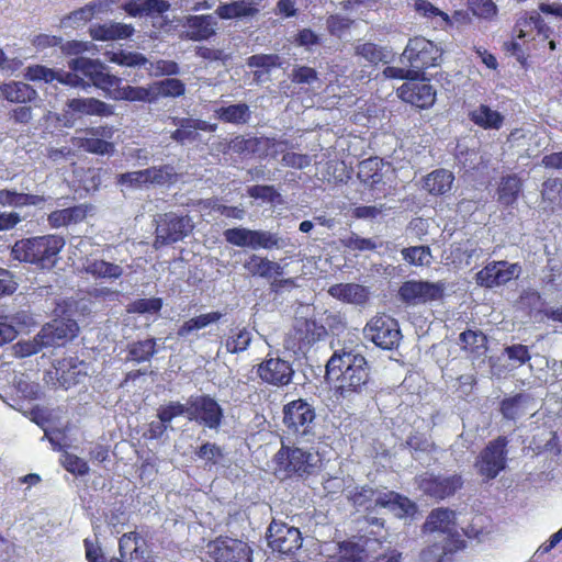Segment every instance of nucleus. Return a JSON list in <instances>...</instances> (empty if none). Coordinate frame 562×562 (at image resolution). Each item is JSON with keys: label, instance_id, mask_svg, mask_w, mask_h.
<instances>
[{"label": "nucleus", "instance_id": "obj_61", "mask_svg": "<svg viewBox=\"0 0 562 562\" xmlns=\"http://www.w3.org/2000/svg\"><path fill=\"white\" fill-rule=\"evenodd\" d=\"M383 76L387 79L407 80L406 82L420 79L418 70H415L409 66L408 68L387 66L383 69Z\"/></svg>", "mask_w": 562, "mask_h": 562}, {"label": "nucleus", "instance_id": "obj_62", "mask_svg": "<svg viewBox=\"0 0 562 562\" xmlns=\"http://www.w3.org/2000/svg\"><path fill=\"white\" fill-rule=\"evenodd\" d=\"M247 193L252 199H260L267 202H274L278 198H280L279 192L276 190L273 186L266 184H256L249 187Z\"/></svg>", "mask_w": 562, "mask_h": 562}, {"label": "nucleus", "instance_id": "obj_2", "mask_svg": "<svg viewBox=\"0 0 562 562\" xmlns=\"http://www.w3.org/2000/svg\"><path fill=\"white\" fill-rule=\"evenodd\" d=\"M66 239L58 234H45L15 240L10 250L13 260L33 266L41 271L56 267Z\"/></svg>", "mask_w": 562, "mask_h": 562}, {"label": "nucleus", "instance_id": "obj_35", "mask_svg": "<svg viewBox=\"0 0 562 562\" xmlns=\"http://www.w3.org/2000/svg\"><path fill=\"white\" fill-rule=\"evenodd\" d=\"M521 190L522 181L517 175L504 176L501 178L497 188V201L506 207L513 206L517 202Z\"/></svg>", "mask_w": 562, "mask_h": 562}, {"label": "nucleus", "instance_id": "obj_32", "mask_svg": "<svg viewBox=\"0 0 562 562\" xmlns=\"http://www.w3.org/2000/svg\"><path fill=\"white\" fill-rule=\"evenodd\" d=\"M259 13V9L251 0H236L229 3H221L215 14L222 20L252 18Z\"/></svg>", "mask_w": 562, "mask_h": 562}, {"label": "nucleus", "instance_id": "obj_3", "mask_svg": "<svg viewBox=\"0 0 562 562\" xmlns=\"http://www.w3.org/2000/svg\"><path fill=\"white\" fill-rule=\"evenodd\" d=\"M69 68L74 71H80L89 78L92 85L102 90L110 99L139 102V87L122 86V79L106 72L105 67L99 60L86 57L74 58L69 61Z\"/></svg>", "mask_w": 562, "mask_h": 562}, {"label": "nucleus", "instance_id": "obj_1", "mask_svg": "<svg viewBox=\"0 0 562 562\" xmlns=\"http://www.w3.org/2000/svg\"><path fill=\"white\" fill-rule=\"evenodd\" d=\"M326 378L335 381L336 395L346 398L360 393L369 382L366 358L352 350H337L326 364Z\"/></svg>", "mask_w": 562, "mask_h": 562}, {"label": "nucleus", "instance_id": "obj_42", "mask_svg": "<svg viewBox=\"0 0 562 562\" xmlns=\"http://www.w3.org/2000/svg\"><path fill=\"white\" fill-rule=\"evenodd\" d=\"M461 348L474 357L484 355L487 350V337L481 330L467 329L459 336Z\"/></svg>", "mask_w": 562, "mask_h": 562}, {"label": "nucleus", "instance_id": "obj_37", "mask_svg": "<svg viewBox=\"0 0 562 562\" xmlns=\"http://www.w3.org/2000/svg\"><path fill=\"white\" fill-rule=\"evenodd\" d=\"M0 93L3 99L14 103H27L35 100L37 97L35 89L30 85L20 81L1 85Z\"/></svg>", "mask_w": 562, "mask_h": 562}, {"label": "nucleus", "instance_id": "obj_11", "mask_svg": "<svg viewBox=\"0 0 562 562\" xmlns=\"http://www.w3.org/2000/svg\"><path fill=\"white\" fill-rule=\"evenodd\" d=\"M207 554L213 562H252L254 551L240 539L218 536L207 543Z\"/></svg>", "mask_w": 562, "mask_h": 562}, {"label": "nucleus", "instance_id": "obj_43", "mask_svg": "<svg viewBox=\"0 0 562 562\" xmlns=\"http://www.w3.org/2000/svg\"><path fill=\"white\" fill-rule=\"evenodd\" d=\"M45 202V198L38 194L16 192L9 189L0 190V205L22 207L27 205H40Z\"/></svg>", "mask_w": 562, "mask_h": 562}, {"label": "nucleus", "instance_id": "obj_50", "mask_svg": "<svg viewBox=\"0 0 562 562\" xmlns=\"http://www.w3.org/2000/svg\"><path fill=\"white\" fill-rule=\"evenodd\" d=\"M403 259L411 266L422 267L430 265L431 250L429 246H411L401 251Z\"/></svg>", "mask_w": 562, "mask_h": 562}, {"label": "nucleus", "instance_id": "obj_18", "mask_svg": "<svg viewBox=\"0 0 562 562\" xmlns=\"http://www.w3.org/2000/svg\"><path fill=\"white\" fill-rule=\"evenodd\" d=\"M223 418V408L210 395H199L188 401V419L195 420L210 429H217Z\"/></svg>", "mask_w": 562, "mask_h": 562}, {"label": "nucleus", "instance_id": "obj_57", "mask_svg": "<svg viewBox=\"0 0 562 562\" xmlns=\"http://www.w3.org/2000/svg\"><path fill=\"white\" fill-rule=\"evenodd\" d=\"M184 414L188 416V404L184 405L178 401L169 402L157 409V417L166 425H169L173 418Z\"/></svg>", "mask_w": 562, "mask_h": 562}, {"label": "nucleus", "instance_id": "obj_51", "mask_svg": "<svg viewBox=\"0 0 562 562\" xmlns=\"http://www.w3.org/2000/svg\"><path fill=\"white\" fill-rule=\"evenodd\" d=\"M162 308L160 297L137 299L126 305L128 314H157Z\"/></svg>", "mask_w": 562, "mask_h": 562}, {"label": "nucleus", "instance_id": "obj_58", "mask_svg": "<svg viewBox=\"0 0 562 562\" xmlns=\"http://www.w3.org/2000/svg\"><path fill=\"white\" fill-rule=\"evenodd\" d=\"M356 54L360 57L364 58L371 64H379L380 61H384L385 54L382 47H380L375 43L367 42L360 44L356 47Z\"/></svg>", "mask_w": 562, "mask_h": 562}, {"label": "nucleus", "instance_id": "obj_4", "mask_svg": "<svg viewBox=\"0 0 562 562\" xmlns=\"http://www.w3.org/2000/svg\"><path fill=\"white\" fill-rule=\"evenodd\" d=\"M273 461L277 465V471L283 472L286 477L313 475L321 468V459L316 454L302 448L285 446L284 443L274 454Z\"/></svg>", "mask_w": 562, "mask_h": 562}, {"label": "nucleus", "instance_id": "obj_14", "mask_svg": "<svg viewBox=\"0 0 562 562\" xmlns=\"http://www.w3.org/2000/svg\"><path fill=\"white\" fill-rule=\"evenodd\" d=\"M520 273L521 266L518 262L512 263L507 260H493L475 273V282L482 288L494 289L517 279Z\"/></svg>", "mask_w": 562, "mask_h": 562}, {"label": "nucleus", "instance_id": "obj_33", "mask_svg": "<svg viewBox=\"0 0 562 562\" xmlns=\"http://www.w3.org/2000/svg\"><path fill=\"white\" fill-rule=\"evenodd\" d=\"M278 145L274 137H244L238 135L229 143V148L238 155H258L260 157L262 146Z\"/></svg>", "mask_w": 562, "mask_h": 562}, {"label": "nucleus", "instance_id": "obj_16", "mask_svg": "<svg viewBox=\"0 0 562 562\" xmlns=\"http://www.w3.org/2000/svg\"><path fill=\"white\" fill-rule=\"evenodd\" d=\"M464 480L461 474L443 476L434 473H425L418 480V487L424 495L436 501H443L453 496L463 487Z\"/></svg>", "mask_w": 562, "mask_h": 562}, {"label": "nucleus", "instance_id": "obj_19", "mask_svg": "<svg viewBox=\"0 0 562 562\" xmlns=\"http://www.w3.org/2000/svg\"><path fill=\"white\" fill-rule=\"evenodd\" d=\"M79 331L77 322L69 317L54 318L43 325L37 334V340L42 346L53 347L74 339Z\"/></svg>", "mask_w": 562, "mask_h": 562}, {"label": "nucleus", "instance_id": "obj_28", "mask_svg": "<svg viewBox=\"0 0 562 562\" xmlns=\"http://www.w3.org/2000/svg\"><path fill=\"white\" fill-rule=\"evenodd\" d=\"M330 296L350 304L362 305L370 299L369 289L357 283H337L328 289Z\"/></svg>", "mask_w": 562, "mask_h": 562}, {"label": "nucleus", "instance_id": "obj_49", "mask_svg": "<svg viewBox=\"0 0 562 562\" xmlns=\"http://www.w3.org/2000/svg\"><path fill=\"white\" fill-rule=\"evenodd\" d=\"M251 342V334L247 328L232 329L225 340L226 351L229 353H239L245 351Z\"/></svg>", "mask_w": 562, "mask_h": 562}, {"label": "nucleus", "instance_id": "obj_25", "mask_svg": "<svg viewBox=\"0 0 562 562\" xmlns=\"http://www.w3.org/2000/svg\"><path fill=\"white\" fill-rule=\"evenodd\" d=\"M82 362L75 357H65L56 361L55 374L59 386L65 390L77 385L86 375L81 369Z\"/></svg>", "mask_w": 562, "mask_h": 562}, {"label": "nucleus", "instance_id": "obj_39", "mask_svg": "<svg viewBox=\"0 0 562 562\" xmlns=\"http://www.w3.org/2000/svg\"><path fill=\"white\" fill-rule=\"evenodd\" d=\"M187 37L192 41L209 40L215 34L211 15H193L188 18Z\"/></svg>", "mask_w": 562, "mask_h": 562}, {"label": "nucleus", "instance_id": "obj_53", "mask_svg": "<svg viewBox=\"0 0 562 562\" xmlns=\"http://www.w3.org/2000/svg\"><path fill=\"white\" fill-rule=\"evenodd\" d=\"M79 147L94 155H106L114 151V143L97 137H80Z\"/></svg>", "mask_w": 562, "mask_h": 562}, {"label": "nucleus", "instance_id": "obj_59", "mask_svg": "<svg viewBox=\"0 0 562 562\" xmlns=\"http://www.w3.org/2000/svg\"><path fill=\"white\" fill-rule=\"evenodd\" d=\"M195 456L210 464H216L223 458V450L216 443L205 442L195 450Z\"/></svg>", "mask_w": 562, "mask_h": 562}, {"label": "nucleus", "instance_id": "obj_38", "mask_svg": "<svg viewBox=\"0 0 562 562\" xmlns=\"http://www.w3.org/2000/svg\"><path fill=\"white\" fill-rule=\"evenodd\" d=\"M170 4L166 0H131L126 3L125 10L132 16L162 14L167 12Z\"/></svg>", "mask_w": 562, "mask_h": 562}, {"label": "nucleus", "instance_id": "obj_6", "mask_svg": "<svg viewBox=\"0 0 562 562\" xmlns=\"http://www.w3.org/2000/svg\"><path fill=\"white\" fill-rule=\"evenodd\" d=\"M442 56V50L432 41L424 36H414L401 55V60L409 67L418 70V76L424 79L425 70L437 67Z\"/></svg>", "mask_w": 562, "mask_h": 562}, {"label": "nucleus", "instance_id": "obj_48", "mask_svg": "<svg viewBox=\"0 0 562 562\" xmlns=\"http://www.w3.org/2000/svg\"><path fill=\"white\" fill-rule=\"evenodd\" d=\"M375 507H400L407 513L408 508H415V504L406 496L394 491H387L384 493L376 492L374 496V508Z\"/></svg>", "mask_w": 562, "mask_h": 562}, {"label": "nucleus", "instance_id": "obj_24", "mask_svg": "<svg viewBox=\"0 0 562 562\" xmlns=\"http://www.w3.org/2000/svg\"><path fill=\"white\" fill-rule=\"evenodd\" d=\"M75 72L74 70H54L44 65H33L27 67L25 78L30 81H44L46 83L58 81L74 88L83 86L82 78Z\"/></svg>", "mask_w": 562, "mask_h": 562}, {"label": "nucleus", "instance_id": "obj_20", "mask_svg": "<svg viewBox=\"0 0 562 562\" xmlns=\"http://www.w3.org/2000/svg\"><path fill=\"white\" fill-rule=\"evenodd\" d=\"M256 373L263 383L283 387L292 383L294 369L289 361L270 357L257 364Z\"/></svg>", "mask_w": 562, "mask_h": 562}, {"label": "nucleus", "instance_id": "obj_8", "mask_svg": "<svg viewBox=\"0 0 562 562\" xmlns=\"http://www.w3.org/2000/svg\"><path fill=\"white\" fill-rule=\"evenodd\" d=\"M508 439L498 436L491 440L479 453L475 460L477 473L485 480H494L507 464Z\"/></svg>", "mask_w": 562, "mask_h": 562}, {"label": "nucleus", "instance_id": "obj_17", "mask_svg": "<svg viewBox=\"0 0 562 562\" xmlns=\"http://www.w3.org/2000/svg\"><path fill=\"white\" fill-rule=\"evenodd\" d=\"M445 284L442 282L408 280L398 289V297L406 305L425 304L443 297Z\"/></svg>", "mask_w": 562, "mask_h": 562}, {"label": "nucleus", "instance_id": "obj_46", "mask_svg": "<svg viewBox=\"0 0 562 562\" xmlns=\"http://www.w3.org/2000/svg\"><path fill=\"white\" fill-rule=\"evenodd\" d=\"M223 317L221 312L214 311L205 314H200L186 321L177 330V336L187 338L191 333L205 328L206 326L218 322Z\"/></svg>", "mask_w": 562, "mask_h": 562}, {"label": "nucleus", "instance_id": "obj_23", "mask_svg": "<svg viewBox=\"0 0 562 562\" xmlns=\"http://www.w3.org/2000/svg\"><path fill=\"white\" fill-rule=\"evenodd\" d=\"M170 121L173 125L178 126L177 130L172 131L170 137L178 144L183 145L186 142H194L199 137V131L203 132H215L217 128L216 124H211L206 121L192 117H178L172 116Z\"/></svg>", "mask_w": 562, "mask_h": 562}, {"label": "nucleus", "instance_id": "obj_10", "mask_svg": "<svg viewBox=\"0 0 562 562\" xmlns=\"http://www.w3.org/2000/svg\"><path fill=\"white\" fill-rule=\"evenodd\" d=\"M224 237L227 243L237 247H250L252 249H281L285 246L282 238L268 231L234 227L227 228L224 232Z\"/></svg>", "mask_w": 562, "mask_h": 562}, {"label": "nucleus", "instance_id": "obj_34", "mask_svg": "<svg viewBox=\"0 0 562 562\" xmlns=\"http://www.w3.org/2000/svg\"><path fill=\"white\" fill-rule=\"evenodd\" d=\"M87 206L80 204L53 211L48 214L47 221L52 228H59L82 222L87 217Z\"/></svg>", "mask_w": 562, "mask_h": 562}, {"label": "nucleus", "instance_id": "obj_36", "mask_svg": "<svg viewBox=\"0 0 562 562\" xmlns=\"http://www.w3.org/2000/svg\"><path fill=\"white\" fill-rule=\"evenodd\" d=\"M530 401V395L525 393H517L501 401L499 412L506 420L515 422L527 414V404Z\"/></svg>", "mask_w": 562, "mask_h": 562}, {"label": "nucleus", "instance_id": "obj_21", "mask_svg": "<svg viewBox=\"0 0 562 562\" xmlns=\"http://www.w3.org/2000/svg\"><path fill=\"white\" fill-rule=\"evenodd\" d=\"M424 79L404 82L397 88V97L405 103L415 108L426 110L431 108L437 98V91L432 85L425 82Z\"/></svg>", "mask_w": 562, "mask_h": 562}, {"label": "nucleus", "instance_id": "obj_52", "mask_svg": "<svg viewBox=\"0 0 562 562\" xmlns=\"http://www.w3.org/2000/svg\"><path fill=\"white\" fill-rule=\"evenodd\" d=\"M375 494L376 490L369 485H362L351 493L349 499L355 507L372 510L374 509Z\"/></svg>", "mask_w": 562, "mask_h": 562}, {"label": "nucleus", "instance_id": "obj_9", "mask_svg": "<svg viewBox=\"0 0 562 562\" xmlns=\"http://www.w3.org/2000/svg\"><path fill=\"white\" fill-rule=\"evenodd\" d=\"M363 334L367 339L385 350L397 347L402 338L398 322L386 314L373 316L364 326Z\"/></svg>", "mask_w": 562, "mask_h": 562}, {"label": "nucleus", "instance_id": "obj_13", "mask_svg": "<svg viewBox=\"0 0 562 562\" xmlns=\"http://www.w3.org/2000/svg\"><path fill=\"white\" fill-rule=\"evenodd\" d=\"M269 548L280 555L293 557L302 548V533L299 528L272 520L267 530Z\"/></svg>", "mask_w": 562, "mask_h": 562}, {"label": "nucleus", "instance_id": "obj_56", "mask_svg": "<svg viewBox=\"0 0 562 562\" xmlns=\"http://www.w3.org/2000/svg\"><path fill=\"white\" fill-rule=\"evenodd\" d=\"M414 9L415 11L427 19H435L440 18L441 23L440 25H449L451 23L449 15L435 7L430 1L428 0H415L414 2Z\"/></svg>", "mask_w": 562, "mask_h": 562}, {"label": "nucleus", "instance_id": "obj_44", "mask_svg": "<svg viewBox=\"0 0 562 562\" xmlns=\"http://www.w3.org/2000/svg\"><path fill=\"white\" fill-rule=\"evenodd\" d=\"M383 161L378 157H371L362 160L358 166V178L364 184L373 187L383 179Z\"/></svg>", "mask_w": 562, "mask_h": 562}, {"label": "nucleus", "instance_id": "obj_60", "mask_svg": "<svg viewBox=\"0 0 562 562\" xmlns=\"http://www.w3.org/2000/svg\"><path fill=\"white\" fill-rule=\"evenodd\" d=\"M149 72L155 77L160 76H175L180 71L179 65L173 60L158 59L154 63H149Z\"/></svg>", "mask_w": 562, "mask_h": 562}, {"label": "nucleus", "instance_id": "obj_15", "mask_svg": "<svg viewBox=\"0 0 562 562\" xmlns=\"http://www.w3.org/2000/svg\"><path fill=\"white\" fill-rule=\"evenodd\" d=\"M193 225L188 215L169 212L160 216L155 236V247L175 244L182 240L192 231Z\"/></svg>", "mask_w": 562, "mask_h": 562}, {"label": "nucleus", "instance_id": "obj_55", "mask_svg": "<svg viewBox=\"0 0 562 562\" xmlns=\"http://www.w3.org/2000/svg\"><path fill=\"white\" fill-rule=\"evenodd\" d=\"M468 9L473 15L485 20H492L498 13V8L493 0H469Z\"/></svg>", "mask_w": 562, "mask_h": 562}, {"label": "nucleus", "instance_id": "obj_27", "mask_svg": "<svg viewBox=\"0 0 562 562\" xmlns=\"http://www.w3.org/2000/svg\"><path fill=\"white\" fill-rule=\"evenodd\" d=\"M69 111L82 115L109 117L114 114V106L97 98H74L68 100Z\"/></svg>", "mask_w": 562, "mask_h": 562}, {"label": "nucleus", "instance_id": "obj_22", "mask_svg": "<svg viewBox=\"0 0 562 562\" xmlns=\"http://www.w3.org/2000/svg\"><path fill=\"white\" fill-rule=\"evenodd\" d=\"M186 93V85L178 78H166L147 87H139V102L155 103L160 98H179Z\"/></svg>", "mask_w": 562, "mask_h": 562}, {"label": "nucleus", "instance_id": "obj_63", "mask_svg": "<svg viewBox=\"0 0 562 562\" xmlns=\"http://www.w3.org/2000/svg\"><path fill=\"white\" fill-rule=\"evenodd\" d=\"M342 244L346 248L350 250H375L378 245L371 238L360 237L359 235L352 233L349 237L342 240Z\"/></svg>", "mask_w": 562, "mask_h": 562}, {"label": "nucleus", "instance_id": "obj_29", "mask_svg": "<svg viewBox=\"0 0 562 562\" xmlns=\"http://www.w3.org/2000/svg\"><path fill=\"white\" fill-rule=\"evenodd\" d=\"M453 181L452 171L439 168L423 178V188L431 195H445L451 190Z\"/></svg>", "mask_w": 562, "mask_h": 562}, {"label": "nucleus", "instance_id": "obj_40", "mask_svg": "<svg viewBox=\"0 0 562 562\" xmlns=\"http://www.w3.org/2000/svg\"><path fill=\"white\" fill-rule=\"evenodd\" d=\"M83 271L87 274L92 276L94 279L116 280L123 274V268L121 266L103 259L88 260L83 266Z\"/></svg>", "mask_w": 562, "mask_h": 562}, {"label": "nucleus", "instance_id": "obj_45", "mask_svg": "<svg viewBox=\"0 0 562 562\" xmlns=\"http://www.w3.org/2000/svg\"><path fill=\"white\" fill-rule=\"evenodd\" d=\"M157 352L156 338L137 340L127 346V359L137 363L149 361Z\"/></svg>", "mask_w": 562, "mask_h": 562}, {"label": "nucleus", "instance_id": "obj_30", "mask_svg": "<svg viewBox=\"0 0 562 562\" xmlns=\"http://www.w3.org/2000/svg\"><path fill=\"white\" fill-rule=\"evenodd\" d=\"M245 270L252 277L270 279L272 277H280L283 274V267L278 262L271 261L266 257L251 255L244 262Z\"/></svg>", "mask_w": 562, "mask_h": 562}, {"label": "nucleus", "instance_id": "obj_41", "mask_svg": "<svg viewBox=\"0 0 562 562\" xmlns=\"http://www.w3.org/2000/svg\"><path fill=\"white\" fill-rule=\"evenodd\" d=\"M215 116L223 123L243 125L250 120L251 111L248 104L237 103L216 109Z\"/></svg>", "mask_w": 562, "mask_h": 562}, {"label": "nucleus", "instance_id": "obj_54", "mask_svg": "<svg viewBox=\"0 0 562 562\" xmlns=\"http://www.w3.org/2000/svg\"><path fill=\"white\" fill-rule=\"evenodd\" d=\"M110 61L124 67H143L149 61L138 52L119 50L112 54Z\"/></svg>", "mask_w": 562, "mask_h": 562}, {"label": "nucleus", "instance_id": "obj_64", "mask_svg": "<svg viewBox=\"0 0 562 562\" xmlns=\"http://www.w3.org/2000/svg\"><path fill=\"white\" fill-rule=\"evenodd\" d=\"M293 83H312L318 79L317 71L308 66H296L290 76Z\"/></svg>", "mask_w": 562, "mask_h": 562}, {"label": "nucleus", "instance_id": "obj_12", "mask_svg": "<svg viewBox=\"0 0 562 562\" xmlns=\"http://www.w3.org/2000/svg\"><path fill=\"white\" fill-rule=\"evenodd\" d=\"M326 334L327 330L324 325L312 318L300 317L295 319L292 329L289 331L285 346L294 352H305Z\"/></svg>", "mask_w": 562, "mask_h": 562}, {"label": "nucleus", "instance_id": "obj_7", "mask_svg": "<svg viewBox=\"0 0 562 562\" xmlns=\"http://www.w3.org/2000/svg\"><path fill=\"white\" fill-rule=\"evenodd\" d=\"M315 407L306 400L297 398L283 405L282 423L289 435L303 438L314 434Z\"/></svg>", "mask_w": 562, "mask_h": 562}, {"label": "nucleus", "instance_id": "obj_5", "mask_svg": "<svg viewBox=\"0 0 562 562\" xmlns=\"http://www.w3.org/2000/svg\"><path fill=\"white\" fill-rule=\"evenodd\" d=\"M83 544L88 562H146V541L137 531L123 533L119 539L120 558L106 560L101 548L94 547L89 539H86Z\"/></svg>", "mask_w": 562, "mask_h": 562}, {"label": "nucleus", "instance_id": "obj_47", "mask_svg": "<svg viewBox=\"0 0 562 562\" xmlns=\"http://www.w3.org/2000/svg\"><path fill=\"white\" fill-rule=\"evenodd\" d=\"M147 186H165L177 180L171 165L153 166L145 169Z\"/></svg>", "mask_w": 562, "mask_h": 562}, {"label": "nucleus", "instance_id": "obj_31", "mask_svg": "<svg viewBox=\"0 0 562 562\" xmlns=\"http://www.w3.org/2000/svg\"><path fill=\"white\" fill-rule=\"evenodd\" d=\"M469 120L483 130H499L505 121L504 115L487 104H480L469 112Z\"/></svg>", "mask_w": 562, "mask_h": 562}, {"label": "nucleus", "instance_id": "obj_26", "mask_svg": "<svg viewBox=\"0 0 562 562\" xmlns=\"http://www.w3.org/2000/svg\"><path fill=\"white\" fill-rule=\"evenodd\" d=\"M457 527V513L448 507L434 508L427 516L424 525V532L448 533Z\"/></svg>", "mask_w": 562, "mask_h": 562}]
</instances>
